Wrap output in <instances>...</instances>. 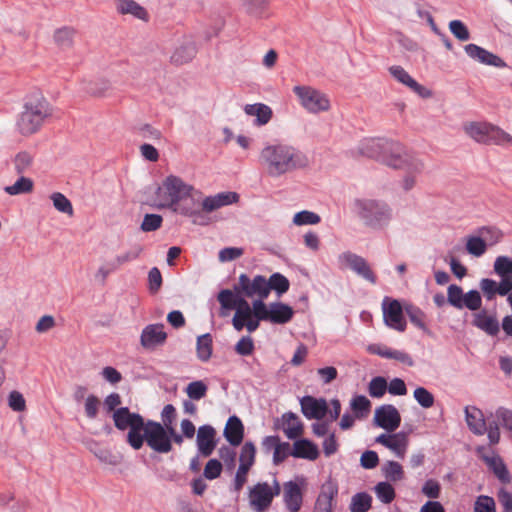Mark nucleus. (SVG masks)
<instances>
[{
  "instance_id": "1",
  "label": "nucleus",
  "mask_w": 512,
  "mask_h": 512,
  "mask_svg": "<svg viewBox=\"0 0 512 512\" xmlns=\"http://www.w3.org/2000/svg\"><path fill=\"white\" fill-rule=\"evenodd\" d=\"M259 161L271 177H279L308 165V158L303 152L286 144L266 145L261 150Z\"/></svg>"
},
{
  "instance_id": "2",
  "label": "nucleus",
  "mask_w": 512,
  "mask_h": 512,
  "mask_svg": "<svg viewBox=\"0 0 512 512\" xmlns=\"http://www.w3.org/2000/svg\"><path fill=\"white\" fill-rule=\"evenodd\" d=\"M352 207L363 225L373 230L385 229L393 218V210L384 200L355 198Z\"/></svg>"
},
{
  "instance_id": "3",
  "label": "nucleus",
  "mask_w": 512,
  "mask_h": 512,
  "mask_svg": "<svg viewBox=\"0 0 512 512\" xmlns=\"http://www.w3.org/2000/svg\"><path fill=\"white\" fill-rule=\"evenodd\" d=\"M51 114L52 109L44 96L41 94L31 95L26 100L23 111L17 119V129L24 136L34 134Z\"/></svg>"
},
{
  "instance_id": "4",
  "label": "nucleus",
  "mask_w": 512,
  "mask_h": 512,
  "mask_svg": "<svg viewBox=\"0 0 512 512\" xmlns=\"http://www.w3.org/2000/svg\"><path fill=\"white\" fill-rule=\"evenodd\" d=\"M381 162L395 169H408L409 171L422 172L424 163L415 155L407 152L401 143L385 140Z\"/></svg>"
},
{
  "instance_id": "5",
  "label": "nucleus",
  "mask_w": 512,
  "mask_h": 512,
  "mask_svg": "<svg viewBox=\"0 0 512 512\" xmlns=\"http://www.w3.org/2000/svg\"><path fill=\"white\" fill-rule=\"evenodd\" d=\"M112 418L118 430L129 429L126 441L134 450H139L141 432L145 429L146 423L144 418L139 413L131 412L128 407H120L115 410Z\"/></svg>"
},
{
  "instance_id": "6",
  "label": "nucleus",
  "mask_w": 512,
  "mask_h": 512,
  "mask_svg": "<svg viewBox=\"0 0 512 512\" xmlns=\"http://www.w3.org/2000/svg\"><path fill=\"white\" fill-rule=\"evenodd\" d=\"M466 133L476 142L485 145H511L512 136L499 126L487 122H471L465 126Z\"/></svg>"
},
{
  "instance_id": "7",
  "label": "nucleus",
  "mask_w": 512,
  "mask_h": 512,
  "mask_svg": "<svg viewBox=\"0 0 512 512\" xmlns=\"http://www.w3.org/2000/svg\"><path fill=\"white\" fill-rule=\"evenodd\" d=\"M194 187L185 183L180 177L170 175L164 182L162 187H158L157 194L161 202L157 205L159 209H172L186 195L192 194Z\"/></svg>"
},
{
  "instance_id": "8",
  "label": "nucleus",
  "mask_w": 512,
  "mask_h": 512,
  "mask_svg": "<svg viewBox=\"0 0 512 512\" xmlns=\"http://www.w3.org/2000/svg\"><path fill=\"white\" fill-rule=\"evenodd\" d=\"M144 442H146L153 451L161 454L169 453L173 448L165 427L154 420L146 421L145 429L141 432L139 449L143 447Z\"/></svg>"
},
{
  "instance_id": "9",
  "label": "nucleus",
  "mask_w": 512,
  "mask_h": 512,
  "mask_svg": "<svg viewBox=\"0 0 512 512\" xmlns=\"http://www.w3.org/2000/svg\"><path fill=\"white\" fill-rule=\"evenodd\" d=\"M281 492L279 482L274 479L273 485L267 482H259L249 490V504L255 512H265L272 504L274 497Z\"/></svg>"
},
{
  "instance_id": "10",
  "label": "nucleus",
  "mask_w": 512,
  "mask_h": 512,
  "mask_svg": "<svg viewBox=\"0 0 512 512\" xmlns=\"http://www.w3.org/2000/svg\"><path fill=\"white\" fill-rule=\"evenodd\" d=\"M293 92L301 105L310 113H319L330 109L328 97L321 91L310 86H295Z\"/></svg>"
},
{
  "instance_id": "11",
  "label": "nucleus",
  "mask_w": 512,
  "mask_h": 512,
  "mask_svg": "<svg viewBox=\"0 0 512 512\" xmlns=\"http://www.w3.org/2000/svg\"><path fill=\"white\" fill-rule=\"evenodd\" d=\"M338 262L341 267H348L366 281L376 284L377 277L366 259L362 256L346 251L338 256Z\"/></svg>"
},
{
  "instance_id": "12",
  "label": "nucleus",
  "mask_w": 512,
  "mask_h": 512,
  "mask_svg": "<svg viewBox=\"0 0 512 512\" xmlns=\"http://www.w3.org/2000/svg\"><path fill=\"white\" fill-rule=\"evenodd\" d=\"M383 320L386 326L399 332L406 330L403 308L397 299L384 297L382 301Z\"/></svg>"
},
{
  "instance_id": "13",
  "label": "nucleus",
  "mask_w": 512,
  "mask_h": 512,
  "mask_svg": "<svg viewBox=\"0 0 512 512\" xmlns=\"http://www.w3.org/2000/svg\"><path fill=\"white\" fill-rule=\"evenodd\" d=\"M233 290L238 296L266 298L265 276L256 275L251 279L247 274L242 273L238 282L234 284Z\"/></svg>"
},
{
  "instance_id": "14",
  "label": "nucleus",
  "mask_w": 512,
  "mask_h": 512,
  "mask_svg": "<svg viewBox=\"0 0 512 512\" xmlns=\"http://www.w3.org/2000/svg\"><path fill=\"white\" fill-rule=\"evenodd\" d=\"M373 422L388 432L395 431L401 424V415L391 404H384L375 410Z\"/></svg>"
},
{
  "instance_id": "15",
  "label": "nucleus",
  "mask_w": 512,
  "mask_h": 512,
  "mask_svg": "<svg viewBox=\"0 0 512 512\" xmlns=\"http://www.w3.org/2000/svg\"><path fill=\"white\" fill-rule=\"evenodd\" d=\"M167 333L162 323L149 324L145 326L140 335V344L146 350H155L163 346L167 340Z\"/></svg>"
},
{
  "instance_id": "16",
  "label": "nucleus",
  "mask_w": 512,
  "mask_h": 512,
  "mask_svg": "<svg viewBox=\"0 0 512 512\" xmlns=\"http://www.w3.org/2000/svg\"><path fill=\"white\" fill-rule=\"evenodd\" d=\"M196 444L200 455L209 457L217 445L214 427L208 424L200 426L197 430Z\"/></svg>"
},
{
  "instance_id": "17",
  "label": "nucleus",
  "mask_w": 512,
  "mask_h": 512,
  "mask_svg": "<svg viewBox=\"0 0 512 512\" xmlns=\"http://www.w3.org/2000/svg\"><path fill=\"white\" fill-rule=\"evenodd\" d=\"M301 412L307 419H322L328 412L327 402L324 398L304 396L300 399Z\"/></svg>"
},
{
  "instance_id": "18",
  "label": "nucleus",
  "mask_w": 512,
  "mask_h": 512,
  "mask_svg": "<svg viewBox=\"0 0 512 512\" xmlns=\"http://www.w3.org/2000/svg\"><path fill=\"white\" fill-rule=\"evenodd\" d=\"M465 52L466 54L474 59V60H477L478 62L482 63V64H485V65H489V66H494V67H497V68H504L506 67V63L504 62V60H502L499 56L493 54L492 52L476 45V44H467L465 47Z\"/></svg>"
},
{
  "instance_id": "19",
  "label": "nucleus",
  "mask_w": 512,
  "mask_h": 512,
  "mask_svg": "<svg viewBox=\"0 0 512 512\" xmlns=\"http://www.w3.org/2000/svg\"><path fill=\"white\" fill-rule=\"evenodd\" d=\"M239 195L236 192H221L214 196H208L204 198L201 206L202 211L210 213L223 206H227L233 203H237Z\"/></svg>"
},
{
  "instance_id": "20",
  "label": "nucleus",
  "mask_w": 512,
  "mask_h": 512,
  "mask_svg": "<svg viewBox=\"0 0 512 512\" xmlns=\"http://www.w3.org/2000/svg\"><path fill=\"white\" fill-rule=\"evenodd\" d=\"M338 494V487L332 482H327L322 486L313 512H333V500Z\"/></svg>"
},
{
  "instance_id": "21",
  "label": "nucleus",
  "mask_w": 512,
  "mask_h": 512,
  "mask_svg": "<svg viewBox=\"0 0 512 512\" xmlns=\"http://www.w3.org/2000/svg\"><path fill=\"white\" fill-rule=\"evenodd\" d=\"M318 446L309 439L302 438L294 441L291 456L294 458L306 459L314 461L319 457Z\"/></svg>"
},
{
  "instance_id": "22",
  "label": "nucleus",
  "mask_w": 512,
  "mask_h": 512,
  "mask_svg": "<svg viewBox=\"0 0 512 512\" xmlns=\"http://www.w3.org/2000/svg\"><path fill=\"white\" fill-rule=\"evenodd\" d=\"M464 412L470 431L478 436L484 435L487 431V424L483 412L475 406H466Z\"/></svg>"
},
{
  "instance_id": "23",
  "label": "nucleus",
  "mask_w": 512,
  "mask_h": 512,
  "mask_svg": "<svg viewBox=\"0 0 512 512\" xmlns=\"http://www.w3.org/2000/svg\"><path fill=\"white\" fill-rule=\"evenodd\" d=\"M173 212L181 214L186 217H192L193 223L202 224L198 221V218L202 217V213L199 210L198 201L192 196V194L186 195L174 208L171 209Z\"/></svg>"
},
{
  "instance_id": "24",
  "label": "nucleus",
  "mask_w": 512,
  "mask_h": 512,
  "mask_svg": "<svg viewBox=\"0 0 512 512\" xmlns=\"http://www.w3.org/2000/svg\"><path fill=\"white\" fill-rule=\"evenodd\" d=\"M375 441L394 451L398 457L404 458L407 446V437L404 433L381 434Z\"/></svg>"
},
{
  "instance_id": "25",
  "label": "nucleus",
  "mask_w": 512,
  "mask_h": 512,
  "mask_svg": "<svg viewBox=\"0 0 512 512\" xmlns=\"http://www.w3.org/2000/svg\"><path fill=\"white\" fill-rule=\"evenodd\" d=\"M472 325L490 336H496L500 331L497 318L493 315H488L485 309L473 315Z\"/></svg>"
},
{
  "instance_id": "26",
  "label": "nucleus",
  "mask_w": 512,
  "mask_h": 512,
  "mask_svg": "<svg viewBox=\"0 0 512 512\" xmlns=\"http://www.w3.org/2000/svg\"><path fill=\"white\" fill-rule=\"evenodd\" d=\"M197 53L195 42L190 38H185L183 42L176 47L171 55V62L175 65H183L190 62Z\"/></svg>"
},
{
  "instance_id": "27",
  "label": "nucleus",
  "mask_w": 512,
  "mask_h": 512,
  "mask_svg": "<svg viewBox=\"0 0 512 512\" xmlns=\"http://www.w3.org/2000/svg\"><path fill=\"white\" fill-rule=\"evenodd\" d=\"M283 499L290 512H298L301 508L303 496L299 485L294 481L284 483Z\"/></svg>"
},
{
  "instance_id": "28",
  "label": "nucleus",
  "mask_w": 512,
  "mask_h": 512,
  "mask_svg": "<svg viewBox=\"0 0 512 512\" xmlns=\"http://www.w3.org/2000/svg\"><path fill=\"white\" fill-rule=\"evenodd\" d=\"M224 437L232 446L241 444L244 437V426L236 415L230 416L224 429Z\"/></svg>"
},
{
  "instance_id": "29",
  "label": "nucleus",
  "mask_w": 512,
  "mask_h": 512,
  "mask_svg": "<svg viewBox=\"0 0 512 512\" xmlns=\"http://www.w3.org/2000/svg\"><path fill=\"white\" fill-rule=\"evenodd\" d=\"M294 310L288 304L283 302L270 303V313L268 321L273 324H286L293 318Z\"/></svg>"
},
{
  "instance_id": "30",
  "label": "nucleus",
  "mask_w": 512,
  "mask_h": 512,
  "mask_svg": "<svg viewBox=\"0 0 512 512\" xmlns=\"http://www.w3.org/2000/svg\"><path fill=\"white\" fill-rule=\"evenodd\" d=\"M385 138H369L361 141L358 147V151L361 155L373 158L376 160L381 159Z\"/></svg>"
},
{
  "instance_id": "31",
  "label": "nucleus",
  "mask_w": 512,
  "mask_h": 512,
  "mask_svg": "<svg viewBox=\"0 0 512 512\" xmlns=\"http://www.w3.org/2000/svg\"><path fill=\"white\" fill-rule=\"evenodd\" d=\"M282 420L286 427L283 431L288 439H296L303 434L304 427L298 416L293 412H286L282 415Z\"/></svg>"
},
{
  "instance_id": "32",
  "label": "nucleus",
  "mask_w": 512,
  "mask_h": 512,
  "mask_svg": "<svg viewBox=\"0 0 512 512\" xmlns=\"http://www.w3.org/2000/svg\"><path fill=\"white\" fill-rule=\"evenodd\" d=\"M244 111L249 116H256V124L261 126L267 124L272 118V109L262 103L247 104Z\"/></svg>"
},
{
  "instance_id": "33",
  "label": "nucleus",
  "mask_w": 512,
  "mask_h": 512,
  "mask_svg": "<svg viewBox=\"0 0 512 512\" xmlns=\"http://www.w3.org/2000/svg\"><path fill=\"white\" fill-rule=\"evenodd\" d=\"M290 282L281 273H273L269 279L265 278L266 298L269 296L271 290H274L279 296L289 290Z\"/></svg>"
},
{
  "instance_id": "34",
  "label": "nucleus",
  "mask_w": 512,
  "mask_h": 512,
  "mask_svg": "<svg viewBox=\"0 0 512 512\" xmlns=\"http://www.w3.org/2000/svg\"><path fill=\"white\" fill-rule=\"evenodd\" d=\"M246 297L241 296L237 300V306L234 308L236 310L234 317L232 319V324L235 330L242 331L243 330V322L242 320H246L247 317L252 316V307L245 299Z\"/></svg>"
},
{
  "instance_id": "35",
  "label": "nucleus",
  "mask_w": 512,
  "mask_h": 512,
  "mask_svg": "<svg viewBox=\"0 0 512 512\" xmlns=\"http://www.w3.org/2000/svg\"><path fill=\"white\" fill-rule=\"evenodd\" d=\"M213 352V340L210 333L200 335L196 342L197 357L201 362L210 360Z\"/></svg>"
},
{
  "instance_id": "36",
  "label": "nucleus",
  "mask_w": 512,
  "mask_h": 512,
  "mask_svg": "<svg viewBox=\"0 0 512 512\" xmlns=\"http://www.w3.org/2000/svg\"><path fill=\"white\" fill-rule=\"evenodd\" d=\"M482 459L502 483H508L510 481L509 471L501 458L483 456Z\"/></svg>"
},
{
  "instance_id": "37",
  "label": "nucleus",
  "mask_w": 512,
  "mask_h": 512,
  "mask_svg": "<svg viewBox=\"0 0 512 512\" xmlns=\"http://www.w3.org/2000/svg\"><path fill=\"white\" fill-rule=\"evenodd\" d=\"M117 10L121 14H131L141 20H146L148 16L145 8L134 0H118Z\"/></svg>"
},
{
  "instance_id": "38",
  "label": "nucleus",
  "mask_w": 512,
  "mask_h": 512,
  "mask_svg": "<svg viewBox=\"0 0 512 512\" xmlns=\"http://www.w3.org/2000/svg\"><path fill=\"white\" fill-rule=\"evenodd\" d=\"M263 447L266 450L274 449L273 453V462L275 465H279L283 462V455H280L281 448H288V442H280V438L278 436H266L262 442Z\"/></svg>"
},
{
  "instance_id": "39",
  "label": "nucleus",
  "mask_w": 512,
  "mask_h": 512,
  "mask_svg": "<svg viewBox=\"0 0 512 512\" xmlns=\"http://www.w3.org/2000/svg\"><path fill=\"white\" fill-rule=\"evenodd\" d=\"M372 507V497L366 492H359L352 496L349 506L350 512H368Z\"/></svg>"
},
{
  "instance_id": "40",
  "label": "nucleus",
  "mask_w": 512,
  "mask_h": 512,
  "mask_svg": "<svg viewBox=\"0 0 512 512\" xmlns=\"http://www.w3.org/2000/svg\"><path fill=\"white\" fill-rule=\"evenodd\" d=\"M34 188L33 180L21 176L13 185L4 187V191L9 195H20L31 193Z\"/></svg>"
},
{
  "instance_id": "41",
  "label": "nucleus",
  "mask_w": 512,
  "mask_h": 512,
  "mask_svg": "<svg viewBox=\"0 0 512 512\" xmlns=\"http://www.w3.org/2000/svg\"><path fill=\"white\" fill-rule=\"evenodd\" d=\"M33 160L34 158L29 152H18L12 160L15 172L18 175H23L32 167Z\"/></svg>"
},
{
  "instance_id": "42",
  "label": "nucleus",
  "mask_w": 512,
  "mask_h": 512,
  "mask_svg": "<svg viewBox=\"0 0 512 512\" xmlns=\"http://www.w3.org/2000/svg\"><path fill=\"white\" fill-rule=\"evenodd\" d=\"M74 30L69 27H62L55 31L54 41L61 49L70 48L73 44Z\"/></svg>"
},
{
  "instance_id": "43",
  "label": "nucleus",
  "mask_w": 512,
  "mask_h": 512,
  "mask_svg": "<svg viewBox=\"0 0 512 512\" xmlns=\"http://www.w3.org/2000/svg\"><path fill=\"white\" fill-rule=\"evenodd\" d=\"M466 250L474 257H481L487 250V243L480 236H469L466 242Z\"/></svg>"
},
{
  "instance_id": "44",
  "label": "nucleus",
  "mask_w": 512,
  "mask_h": 512,
  "mask_svg": "<svg viewBox=\"0 0 512 512\" xmlns=\"http://www.w3.org/2000/svg\"><path fill=\"white\" fill-rule=\"evenodd\" d=\"M374 491L378 499L384 504H390L396 497L394 487L388 482H379Z\"/></svg>"
},
{
  "instance_id": "45",
  "label": "nucleus",
  "mask_w": 512,
  "mask_h": 512,
  "mask_svg": "<svg viewBox=\"0 0 512 512\" xmlns=\"http://www.w3.org/2000/svg\"><path fill=\"white\" fill-rule=\"evenodd\" d=\"M50 198L56 210L69 216L73 215L72 203L64 194L54 192L51 194Z\"/></svg>"
},
{
  "instance_id": "46",
  "label": "nucleus",
  "mask_w": 512,
  "mask_h": 512,
  "mask_svg": "<svg viewBox=\"0 0 512 512\" xmlns=\"http://www.w3.org/2000/svg\"><path fill=\"white\" fill-rule=\"evenodd\" d=\"M465 294L463 293V289L456 285L451 284L447 288V302L454 308L461 310L463 299Z\"/></svg>"
},
{
  "instance_id": "47",
  "label": "nucleus",
  "mask_w": 512,
  "mask_h": 512,
  "mask_svg": "<svg viewBox=\"0 0 512 512\" xmlns=\"http://www.w3.org/2000/svg\"><path fill=\"white\" fill-rule=\"evenodd\" d=\"M238 296L234 290L223 289L218 293L217 300L219 301L222 309L232 310L237 306Z\"/></svg>"
},
{
  "instance_id": "48",
  "label": "nucleus",
  "mask_w": 512,
  "mask_h": 512,
  "mask_svg": "<svg viewBox=\"0 0 512 512\" xmlns=\"http://www.w3.org/2000/svg\"><path fill=\"white\" fill-rule=\"evenodd\" d=\"M404 310L408 315L411 323L423 331L427 330V326L424 322L425 314L420 308L414 305H407L405 306Z\"/></svg>"
},
{
  "instance_id": "49",
  "label": "nucleus",
  "mask_w": 512,
  "mask_h": 512,
  "mask_svg": "<svg viewBox=\"0 0 512 512\" xmlns=\"http://www.w3.org/2000/svg\"><path fill=\"white\" fill-rule=\"evenodd\" d=\"M208 387L202 380H197L189 383L185 389L188 397L191 400H200L207 394Z\"/></svg>"
},
{
  "instance_id": "50",
  "label": "nucleus",
  "mask_w": 512,
  "mask_h": 512,
  "mask_svg": "<svg viewBox=\"0 0 512 512\" xmlns=\"http://www.w3.org/2000/svg\"><path fill=\"white\" fill-rule=\"evenodd\" d=\"M387 391V380L382 376L371 379L368 385L369 395L373 398H381Z\"/></svg>"
},
{
  "instance_id": "51",
  "label": "nucleus",
  "mask_w": 512,
  "mask_h": 512,
  "mask_svg": "<svg viewBox=\"0 0 512 512\" xmlns=\"http://www.w3.org/2000/svg\"><path fill=\"white\" fill-rule=\"evenodd\" d=\"M384 476L391 481H399L404 477L402 466L396 461H388L383 467Z\"/></svg>"
},
{
  "instance_id": "52",
  "label": "nucleus",
  "mask_w": 512,
  "mask_h": 512,
  "mask_svg": "<svg viewBox=\"0 0 512 512\" xmlns=\"http://www.w3.org/2000/svg\"><path fill=\"white\" fill-rule=\"evenodd\" d=\"M256 448L255 445L247 441L241 448L239 457L240 465H244L251 469L255 463Z\"/></svg>"
},
{
  "instance_id": "53",
  "label": "nucleus",
  "mask_w": 512,
  "mask_h": 512,
  "mask_svg": "<svg viewBox=\"0 0 512 512\" xmlns=\"http://www.w3.org/2000/svg\"><path fill=\"white\" fill-rule=\"evenodd\" d=\"M494 271L500 277H512V258L498 256L494 262Z\"/></svg>"
},
{
  "instance_id": "54",
  "label": "nucleus",
  "mask_w": 512,
  "mask_h": 512,
  "mask_svg": "<svg viewBox=\"0 0 512 512\" xmlns=\"http://www.w3.org/2000/svg\"><path fill=\"white\" fill-rule=\"evenodd\" d=\"M351 408L355 412L356 417L361 418L364 414H367L371 408V402L363 395H358L352 398Z\"/></svg>"
},
{
  "instance_id": "55",
  "label": "nucleus",
  "mask_w": 512,
  "mask_h": 512,
  "mask_svg": "<svg viewBox=\"0 0 512 512\" xmlns=\"http://www.w3.org/2000/svg\"><path fill=\"white\" fill-rule=\"evenodd\" d=\"M321 221V218L318 214L303 210L294 215L293 223L298 226L302 225H315Z\"/></svg>"
},
{
  "instance_id": "56",
  "label": "nucleus",
  "mask_w": 512,
  "mask_h": 512,
  "mask_svg": "<svg viewBox=\"0 0 512 512\" xmlns=\"http://www.w3.org/2000/svg\"><path fill=\"white\" fill-rule=\"evenodd\" d=\"M462 309L466 307L467 309L471 311H477L482 306V297L479 291L477 290H470L467 293H465L464 299H463Z\"/></svg>"
},
{
  "instance_id": "57",
  "label": "nucleus",
  "mask_w": 512,
  "mask_h": 512,
  "mask_svg": "<svg viewBox=\"0 0 512 512\" xmlns=\"http://www.w3.org/2000/svg\"><path fill=\"white\" fill-rule=\"evenodd\" d=\"M413 396L417 403L423 408L427 409L434 405L435 398L433 394L424 387L416 388Z\"/></svg>"
},
{
  "instance_id": "58",
  "label": "nucleus",
  "mask_w": 512,
  "mask_h": 512,
  "mask_svg": "<svg viewBox=\"0 0 512 512\" xmlns=\"http://www.w3.org/2000/svg\"><path fill=\"white\" fill-rule=\"evenodd\" d=\"M163 222V218L159 214H146L141 223V230L144 232H152L158 230Z\"/></svg>"
},
{
  "instance_id": "59",
  "label": "nucleus",
  "mask_w": 512,
  "mask_h": 512,
  "mask_svg": "<svg viewBox=\"0 0 512 512\" xmlns=\"http://www.w3.org/2000/svg\"><path fill=\"white\" fill-rule=\"evenodd\" d=\"M265 298H259L252 303V316L258 320L268 321L270 313V304L267 306L264 303Z\"/></svg>"
},
{
  "instance_id": "60",
  "label": "nucleus",
  "mask_w": 512,
  "mask_h": 512,
  "mask_svg": "<svg viewBox=\"0 0 512 512\" xmlns=\"http://www.w3.org/2000/svg\"><path fill=\"white\" fill-rule=\"evenodd\" d=\"M268 0H244L246 12L254 17H261L264 13Z\"/></svg>"
},
{
  "instance_id": "61",
  "label": "nucleus",
  "mask_w": 512,
  "mask_h": 512,
  "mask_svg": "<svg viewBox=\"0 0 512 512\" xmlns=\"http://www.w3.org/2000/svg\"><path fill=\"white\" fill-rule=\"evenodd\" d=\"M474 512H496L494 499L490 496L480 495L475 501Z\"/></svg>"
},
{
  "instance_id": "62",
  "label": "nucleus",
  "mask_w": 512,
  "mask_h": 512,
  "mask_svg": "<svg viewBox=\"0 0 512 512\" xmlns=\"http://www.w3.org/2000/svg\"><path fill=\"white\" fill-rule=\"evenodd\" d=\"M222 463L217 459H210L204 468L203 476L208 480H214L221 475Z\"/></svg>"
},
{
  "instance_id": "63",
  "label": "nucleus",
  "mask_w": 512,
  "mask_h": 512,
  "mask_svg": "<svg viewBox=\"0 0 512 512\" xmlns=\"http://www.w3.org/2000/svg\"><path fill=\"white\" fill-rule=\"evenodd\" d=\"M451 33L460 41H467L470 39V33L466 25L460 20H452L449 23Z\"/></svg>"
},
{
  "instance_id": "64",
  "label": "nucleus",
  "mask_w": 512,
  "mask_h": 512,
  "mask_svg": "<svg viewBox=\"0 0 512 512\" xmlns=\"http://www.w3.org/2000/svg\"><path fill=\"white\" fill-rule=\"evenodd\" d=\"M8 406L15 412H23L26 410V400L19 391L13 390L8 395Z\"/></svg>"
}]
</instances>
